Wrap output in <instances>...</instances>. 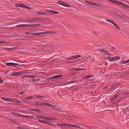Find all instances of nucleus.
I'll use <instances>...</instances> for the list:
<instances>
[{
	"label": "nucleus",
	"instance_id": "obj_1",
	"mask_svg": "<svg viewBox=\"0 0 129 129\" xmlns=\"http://www.w3.org/2000/svg\"><path fill=\"white\" fill-rule=\"evenodd\" d=\"M45 32H41L39 33H32L31 31L30 32H26L25 33V34L28 35H33L36 36H38L40 35H42L45 34Z\"/></svg>",
	"mask_w": 129,
	"mask_h": 129
},
{
	"label": "nucleus",
	"instance_id": "obj_2",
	"mask_svg": "<svg viewBox=\"0 0 129 129\" xmlns=\"http://www.w3.org/2000/svg\"><path fill=\"white\" fill-rule=\"evenodd\" d=\"M36 104L41 106H46L48 107H51V105L47 103L44 102H36Z\"/></svg>",
	"mask_w": 129,
	"mask_h": 129
},
{
	"label": "nucleus",
	"instance_id": "obj_3",
	"mask_svg": "<svg viewBox=\"0 0 129 129\" xmlns=\"http://www.w3.org/2000/svg\"><path fill=\"white\" fill-rule=\"evenodd\" d=\"M81 57V55H77L69 58H66V59L68 60H72Z\"/></svg>",
	"mask_w": 129,
	"mask_h": 129
},
{
	"label": "nucleus",
	"instance_id": "obj_4",
	"mask_svg": "<svg viewBox=\"0 0 129 129\" xmlns=\"http://www.w3.org/2000/svg\"><path fill=\"white\" fill-rule=\"evenodd\" d=\"M16 6L17 7H23L28 9H31V8L29 7H28V6H26V5L24 4L20 3L16 4Z\"/></svg>",
	"mask_w": 129,
	"mask_h": 129
},
{
	"label": "nucleus",
	"instance_id": "obj_5",
	"mask_svg": "<svg viewBox=\"0 0 129 129\" xmlns=\"http://www.w3.org/2000/svg\"><path fill=\"white\" fill-rule=\"evenodd\" d=\"M117 4L118 5L120 6H122L124 7H126L127 8H129V6L124 3L119 1H118Z\"/></svg>",
	"mask_w": 129,
	"mask_h": 129
},
{
	"label": "nucleus",
	"instance_id": "obj_6",
	"mask_svg": "<svg viewBox=\"0 0 129 129\" xmlns=\"http://www.w3.org/2000/svg\"><path fill=\"white\" fill-rule=\"evenodd\" d=\"M57 3L60 5L63 6L69 7H71V5H70L66 4L65 3L60 1H58L57 2Z\"/></svg>",
	"mask_w": 129,
	"mask_h": 129
},
{
	"label": "nucleus",
	"instance_id": "obj_7",
	"mask_svg": "<svg viewBox=\"0 0 129 129\" xmlns=\"http://www.w3.org/2000/svg\"><path fill=\"white\" fill-rule=\"evenodd\" d=\"M23 73V72L20 71L19 72H15V73H12L11 75L12 76H17L22 75Z\"/></svg>",
	"mask_w": 129,
	"mask_h": 129
},
{
	"label": "nucleus",
	"instance_id": "obj_8",
	"mask_svg": "<svg viewBox=\"0 0 129 129\" xmlns=\"http://www.w3.org/2000/svg\"><path fill=\"white\" fill-rule=\"evenodd\" d=\"M85 2L87 4L92 6H96L97 5V4L96 3H94L93 2H90L87 1H85Z\"/></svg>",
	"mask_w": 129,
	"mask_h": 129
},
{
	"label": "nucleus",
	"instance_id": "obj_9",
	"mask_svg": "<svg viewBox=\"0 0 129 129\" xmlns=\"http://www.w3.org/2000/svg\"><path fill=\"white\" fill-rule=\"evenodd\" d=\"M38 121L42 123L43 124H47L52 126H53L54 125L53 124L49 123L47 121H45L39 120H38Z\"/></svg>",
	"mask_w": 129,
	"mask_h": 129
},
{
	"label": "nucleus",
	"instance_id": "obj_10",
	"mask_svg": "<svg viewBox=\"0 0 129 129\" xmlns=\"http://www.w3.org/2000/svg\"><path fill=\"white\" fill-rule=\"evenodd\" d=\"M45 119L48 120L53 121L56 120L57 119L54 117L46 116Z\"/></svg>",
	"mask_w": 129,
	"mask_h": 129
},
{
	"label": "nucleus",
	"instance_id": "obj_11",
	"mask_svg": "<svg viewBox=\"0 0 129 129\" xmlns=\"http://www.w3.org/2000/svg\"><path fill=\"white\" fill-rule=\"evenodd\" d=\"M120 57L118 56L113 57L111 58V61H114L118 60L120 59Z\"/></svg>",
	"mask_w": 129,
	"mask_h": 129
},
{
	"label": "nucleus",
	"instance_id": "obj_12",
	"mask_svg": "<svg viewBox=\"0 0 129 129\" xmlns=\"http://www.w3.org/2000/svg\"><path fill=\"white\" fill-rule=\"evenodd\" d=\"M94 75L93 74L90 75H88L86 76H84L83 77V79H86L90 78L92 77Z\"/></svg>",
	"mask_w": 129,
	"mask_h": 129
},
{
	"label": "nucleus",
	"instance_id": "obj_13",
	"mask_svg": "<svg viewBox=\"0 0 129 129\" xmlns=\"http://www.w3.org/2000/svg\"><path fill=\"white\" fill-rule=\"evenodd\" d=\"M85 69H82L81 68H75L73 69V70L75 71H82V70H86Z\"/></svg>",
	"mask_w": 129,
	"mask_h": 129
},
{
	"label": "nucleus",
	"instance_id": "obj_14",
	"mask_svg": "<svg viewBox=\"0 0 129 129\" xmlns=\"http://www.w3.org/2000/svg\"><path fill=\"white\" fill-rule=\"evenodd\" d=\"M41 25V24H31V27H39Z\"/></svg>",
	"mask_w": 129,
	"mask_h": 129
},
{
	"label": "nucleus",
	"instance_id": "obj_15",
	"mask_svg": "<svg viewBox=\"0 0 129 129\" xmlns=\"http://www.w3.org/2000/svg\"><path fill=\"white\" fill-rule=\"evenodd\" d=\"M14 99L9 98H6V101L13 102Z\"/></svg>",
	"mask_w": 129,
	"mask_h": 129
},
{
	"label": "nucleus",
	"instance_id": "obj_16",
	"mask_svg": "<svg viewBox=\"0 0 129 129\" xmlns=\"http://www.w3.org/2000/svg\"><path fill=\"white\" fill-rule=\"evenodd\" d=\"M13 102L14 103H21V101L19 100L15 99H13Z\"/></svg>",
	"mask_w": 129,
	"mask_h": 129
},
{
	"label": "nucleus",
	"instance_id": "obj_17",
	"mask_svg": "<svg viewBox=\"0 0 129 129\" xmlns=\"http://www.w3.org/2000/svg\"><path fill=\"white\" fill-rule=\"evenodd\" d=\"M104 59L105 60H108L110 62L111 61V58L109 56H108L106 57H105Z\"/></svg>",
	"mask_w": 129,
	"mask_h": 129
},
{
	"label": "nucleus",
	"instance_id": "obj_18",
	"mask_svg": "<svg viewBox=\"0 0 129 129\" xmlns=\"http://www.w3.org/2000/svg\"><path fill=\"white\" fill-rule=\"evenodd\" d=\"M50 11V13H52V14H58L59 13V12L56 11H54V10H51V11Z\"/></svg>",
	"mask_w": 129,
	"mask_h": 129
},
{
	"label": "nucleus",
	"instance_id": "obj_19",
	"mask_svg": "<svg viewBox=\"0 0 129 129\" xmlns=\"http://www.w3.org/2000/svg\"><path fill=\"white\" fill-rule=\"evenodd\" d=\"M16 27H20L21 28H22L25 27V24H22L17 25Z\"/></svg>",
	"mask_w": 129,
	"mask_h": 129
},
{
	"label": "nucleus",
	"instance_id": "obj_20",
	"mask_svg": "<svg viewBox=\"0 0 129 129\" xmlns=\"http://www.w3.org/2000/svg\"><path fill=\"white\" fill-rule=\"evenodd\" d=\"M113 24V25L118 29H120V27L118 25L116 24L114 22Z\"/></svg>",
	"mask_w": 129,
	"mask_h": 129
},
{
	"label": "nucleus",
	"instance_id": "obj_21",
	"mask_svg": "<svg viewBox=\"0 0 129 129\" xmlns=\"http://www.w3.org/2000/svg\"><path fill=\"white\" fill-rule=\"evenodd\" d=\"M109 1L112 3H113L116 4H117V1H116L115 0H109Z\"/></svg>",
	"mask_w": 129,
	"mask_h": 129
},
{
	"label": "nucleus",
	"instance_id": "obj_22",
	"mask_svg": "<svg viewBox=\"0 0 129 129\" xmlns=\"http://www.w3.org/2000/svg\"><path fill=\"white\" fill-rule=\"evenodd\" d=\"M46 12L42 11H39L37 12V14L40 15H44L45 14Z\"/></svg>",
	"mask_w": 129,
	"mask_h": 129
},
{
	"label": "nucleus",
	"instance_id": "obj_23",
	"mask_svg": "<svg viewBox=\"0 0 129 129\" xmlns=\"http://www.w3.org/2000/svg\"><path fill=\"white\" fill-rule=\"evenodd\" d=\"M31 75H24L23 76L21 77V78H30Z\"/></svg>",
	"mask_w": 129,
	"mask_h": 129
},
{
	"label": "nucleus",
	"instance_id": "obj_24",
	"mask_svg": "<svg viewBox=\"0 0 129 129\" xmlns=\"http://www.w3.org/2000/svg\"><path fill=\"white\" fill-rule=\"evenodd\" d=\"M56 125L59 126L63 127L64 126L65 123H57Z\"/></svg>",
	"mask_w": 129,
	"mask_h": 129
},
{
	"label": "nucleus",
	"instance_id": "obj_25",
	"mask_svg": "<svg viewBox=\"0 0 129 129\" xmlns=\"http://www.w3.org/2000/svg\"><path fill=\"white\" fill-rule=\"evenodd\" d=\"M104 53L107 55H111V54L109 52L105 50L104 52Z\"/></svg>",
	"mask_w": 129,
	"mask_h": 129
},
{
	"label": "nucleus",
	"instance_id": "obj_26",
	"mask_svg": "<svg viewBox=\"0 0 129 129\" xmlns=\"http://www.w3.org/2000/svg\"><path fill=\"white\" fill-rule=\"evenodd\" d=\"M38 18H33L31 19H30L29 21H35L36 20H38Z\"/></svg>",
	"mask_w": 129,
	"mask_h": 129
},
{
	"label": "nucleus",
	"instance_id": "obj_27",
	"mask_svg": "<svg viewBox=\"0 0 129 129\" xmlns=\"http://www.w3.org/2000/svg\"><path fill=\"white\" fill-rule=\"evenodd\" d=\"M38 117L39 118H41L42 119H45L46 116H44L43 115H39L38 116Z\"/></svg>",
	"mask_w": 129,
	"mask_h": 129
},
{
	"label": "nucleus",
	"instance_id": "obj_28",
	"mask_svg": "<svg viewBox=\"0 0 129 129\" xmlns=\"http://www.w3.org/2000/svg\"><path fill=\"white\" fill-rule=\"evenodd\" d=\"M75 81H68L66 83V84H72L73 82H75Z\"/></svg>",
	"mask_w": 129,
	"mask_h": 129
},
{
	"label": "nucleus",
	"instance_id": "obj_29",
	"mask_svg": "<svg viewBox=\"0 0 129 129\" xmlns=\"http://www.w3.org/2000/svg\"><path fill=\"white\" fill-rule=\"evenodd\" d=\"M106 21L107 22H109L112 24L114 22L111 20L109 19H107L106 20Z\"/></svg>",
	"mask_w": 129,
	"mask_h": 129
},
{
	"label": "nucleus",
	"instance_id": "obj_30",
	"mask_svg": "<svg viewBox=\"0 0 129 129\" xmlns=\"http://www.w3.org/2000/svg\"><path fill=\"white\" fill-rule=\"evenodd\" d=\"M55 77L56 78H58L62 77L63 76V75H56Z\"/></svg>",
	"mask_w": 129,
	"mask_h": 129
},
{
	"label": "nucleus",
	"instance_id": "obj_31",
	"mask_svg": "<svg viewBox=\"0 0 129 129\" xmlns=\"http://www.w3.org/2000/svg\"><path fill=\"white\" fill-rule=\"evenodd\" d=\"M25 27H31V24H25Z\"/></svg>",
	"mask_w": 129,
	"mask_h": 129
},
{
	"label": "nucleus",
	"instance_id": "obj_32",
	"mask_svg": "<svg viewBox=\"0 0 129 129\" xmlns=\"http://www.w3.org/2000/svg\"><path fill=\"white\" fill-rule=\"evenodd\" d=\"M33 97L32 96H29L26 97L25 98V99L26 100L30 99L32 98H33Z\"/></svg>",
	"mask_w": 129,
	"mask_h": 129
},
{
	"label": "nucleus",
	"instance_id": "obj_33",
	"mask_svg": "<svg viewBox=\"0 0 129 129\" xmlns=\"http://www.w3.org/2000/svg\"><path fill=\"white\" fill-rule=\"evenodd\" d=\"M42 97L45 98V96L44 95L41 96L40 95H39L37 96H36V98H42Z\"/></svg>",
	"mask_w": 129,
	"mask_h": 129
},
{
	"label": "nucleus",
	"instance_id": "obj_34",
	"mask_svg": "<svg viewBox=\"0 0 129 129\" xmlns=\"http://www.w3.org/2000/svg\"><path fill=\"white\" fill-rule=\"evenodd\" d=\"M2 44H7L8 42L6 41H2Z\"/></svg>",
	"mask_w": 129,
	"mask_h": 129
},
{
	"label": "nucleus",
	"instance_id": "obj_35",
	"mask_svg": "<svg viewBox=\"0 0 129 129\" xmlns=\"http://www.w3.org/2000/svg\"><path fill=\"white\" fill-rule=\"evenodd\" d=\"M24 118H30L31 116L28 115H22Z\"/></svg>",
	"mask_w": 129,
	"mask_h": 129
},
{
	"label": "nucleus",
	"instance_id": "obj_36",
	"mask_svg": "<svg viewBox=\"0 0 129 129\" xmlns=\"http://www.w3.org/2000/svg\"><path fill=\"white\" fill-rule=\"evenodd\" d=\"M12 62H9L6 63V64L9 66H12Z\"/></svg>",
	"mask_w": 129,
	"mask_h": 129
},
{
	"label": "nucleus",
	"instance_id": "obj_37",
	"mask_svg": "<svg viewBox=\"0 0 129 129\" xmlns=\"http://www.w3.org/2000/svg\"><path fill=\"white\" fill-rule=\"evenodd\" d=\"M64 126H65L67 127H70L69 124L65 123Z\"/></svg>",
	"mask_w": 129,
	"mask_h": 129
},
{
	"label": "nucleus",
	"instance_id": "obj_38",
	"mask_svg": "<svg viewBox=\"0 0 129 129\" xmlns=\"http://www.w3.org/2000/svg\"><path fill=\"white\" fill-rule=\"evenodd\" d=\"M74 127H76V128H80L81 127H80V126H79L74 124Z\"/></svg>",
	"mask_w": 129,
	"mask_h": 129
},
{
	"label": "nucleus",
	"instance_id": "obj_39",
	"mask_svg": "<svg viewBox=\"0 0 129 129\" xmlns=\"http://www.w3.org/2000/svg\"><path fill=\"white\" fill-rule=\"evenodd\" d=\"M9 48H2V50H9Z\"/></svg>",
	"mask_w": 129,
	"mask_h": 129
},
{
	"label": "nucleus",
	"instance_id": "obj_40",
	"mask_svg": "<svg viewBox=\"0 0 129 129\" xmlns=\"http://www.w3.org/2000/svg\"><path fill=\"white\" fill-rule=\"evenodd\" d=\"M105 50L103 49H101L100 50V51L102 53H104L105 52Z\"/></svg>",
	"mask_w": 129,
	"mask_h": 129
},
{
	"label": "nucleus",
	"instance_id": "obj_41",
	"mask_svg": "<svg viewBox=\"0 0 129 129\" xmlns=\"http://www.w3.org/2000/svg\"><path fill=\"white\" fill-rule=\"evenodd\" d=\"M55 76V75L54 76H52L49 78L51 79H55L56 78Z\"/></svg>",
	"mask_w": 129,
	"mask_h": 129
},
{
	"label": "nucleus",
	"instance_id": "obj_42",
	"mask_svg": "<svg viewBox=\"0 0 129 129\" xmlns=\"http://www.w3.org/2000/svg\"><path fill=\"white\" fill-rule=\"evenodd\" d=\"M30 78H34L37 76V75H31Z\"/></svg>",
	"mask_w": 129,
	"mask_h": 129
},
{
	"label": "nucleus",
	"instance_id": "obj_43",
	"mask_svg": "<svg viewBox=\"0 0 129 129\" xmlns=\"http://www.w3.org/2000/svg\"><path fill=\"white\" fill-rule=\"evenodd\" d=\"M3 82V80L1 77H0V84Z\"/></svg>",
	"mask_w": 129,
	"mask_h": 129
},
{
	"label": "nucleus",
	"instance_id": "obj_44",
	"mask_svg": "<svg viewBox=\"0 0 129 129\" xmlns=\"http://www.w3.org/2000/svg\"><path fill=\"white\" fill-rule=\"evenodd\" d=\"M122 63L123 64H125L127 63V61L126 60L123 61L122 62Z\"/></svg>",
	"mask_w": 129,
	"mask_h": 129
},
{
	"label": "nucleus",
	"instance_id": "obj_45",
	"mask_svg": "<svg viewBox=\"0 0 129 129\" xmlns=\"http://www.w3.org/2000/svg\"><path fill=\"white\" fill-rule=\"evenodd\" d=\"M12 66H17L19 64V63H12Z\"/></svg>",
	"mask_w": 129,
	"mask_h": 129
},
{
	"label": "nucleus",
	"instance_id": "obj_46",
	"mask_svg": "<svg viewBox=\"0 0 129 129\" xmlns=\"http://www.w3.org/2000/svg\"><path fill=\"white\" fill-rule=\"evenodd\" d=\"M74 125L72 124H69V126H70V127H74Z\"/></svg>",
	"mask_w": 129,
	"mask_h": 129
},
{
	"label": "nucleus",
	"instance_id": "obj_47",
	"mask_svg": "<svg viewBox=\"0 0 129 129\" xmlns=\"http://www.w3.org/2000/svg\"><path fill=\"white\" fill-rule=\"evenodd\" d=\"M1 99L3 100H4V101H6V98L3 97L1 98Z\"/></svg>",
	"mask_w": 129,
	"mask_h": 129
},
{
	"label": "nucleus",
	"instance_id": "obj_48",
	"mask_svg": "<svg viewBox=\"0 0 129 129\" xmlns=\"http://www.w3.org/2000/svg\"><path fill=\"white\" fill-rule=\"evenodd\" d=\"M119 95L116 94V95H114L113 97V98L115 99H116Z\"/></svg>",
	"mask_w": 129,
	"mask_h": 129
},
{
	"label": "nucleus",
	"instance_id": "obj_49",
	"mask_svg": "<svg viewBox=\"0 0 129 129\" xmlns=\"http://www.w3.org/2000/svg\"><path fill=\"white\" fill-rule=\"evenodd\" d=\"M24 91H22L21 92H19V95H21V94H23L24 93Z\"/></svg>",
	"mask_w": 129,
	"mask_h": 129
},
{
	"label": "nucleus",
	"instance_id": "obj_50",
	"mask_svg": "<svg viewBox=\"0 0 129 129\" xmlns=\"http://www.w3.org/2000/svg\"><path fill=\"white\" fill-rule=\"evenodd\" d=\"M29 110L31 111H36V109H30Z\"/></svg>",
	"mask_w": 129,
	"mask_h": 129
},
{
	"label": "nucleus",
	"instance_id": "obj_51",
	"mask_svg": "<svg viewBox=\"0 0 129 129\" xmlns=\"http://www.w3.org/2000/svg\"><path fill=\"white\" fill-rule=\"evenodd\" d=\"M9 48L10 49H9V50H13L15 49L14 48Z\"/></svg>",
	"mask_w": 129,
	"mask_h": 129
},
{
	"label": "nucleus",
	"instance_id": "obj_52",
	"mask_svg": "<svg viewBox=\"0 0 129 129\" xmlns=\"http://www.w3.org/2000/svg\"><path fill=\"white\" fill-rule=\"evenodd\" d=\"M126 20L127 22H128V23L129 22V18H127V19H126Z\"/></svg>",
	"mask_w": 129,
	"mask_h": 129
},
{
	"label": "nucleus",
	"instance_id": "obj_53",
	"mask_svg": "<svg viewBox=\"0 0 129 129\" xmlns=\"http://www.w3.org/2000/svg\"><path fill=\"white\" fill-rule=\"evenodd\" d=\"M51 10H46V11H47L49 12L50 13V11H51Z\"/></svg>",
	"mask_w": 129,
	"mask_h": 129
},
{
	"label": "nucleus",
	"instance_id": "obj_54",
	"mask_svg": "<svg viewBox=\"0 0 129 129\" xmlns=\"http://www.w3.org/2000/svg\"><path fill=\"white\" fill-rule=\"evenodd\" d=\"M114 49V48L113 47H112L111 48V49L112 50H113Z\"/></svg>",
	"mask_w": 129,
	"mask_h": 129
},
{
	"label": "nucleus",
	"instance_id": "obj_55",
	"mask_svg": "<svg viewBox=\"0 0 129 129\" xmlns=\"http://www.w3.org/2000/svg\"><path fill=\"white\" fill-rule=\"evenodd\" d=\"M2 44V41H0V44Z\"/></svg>",
	"mask_w": 129,
	"mask_h": 129
},
{
	"label": "nucleus",
	"instance_id": "obj_56",
	"mask_svg": "<svg viewBox=\"0 0 129 129\" xmlns=\"http://www.w3.org/2000/svg\"><path fill=\"white\" fill-rule=\"evenodd\" d=\"M126 60V61H127V63L128 62H129V59L128 60Z\"/></svg>",
	"mask_w": 129,
	"mask_h": 129
},
{
	"label": "nucleus",
	"instance_id": "obj_57",
	"mask_svg": "<svg viewBox=\"0 0 129 129\" xmlns=\"http://www.w3.org/2000/svg\"><path fill=\"white\" fill-rule=\"evenodd\" d=\"M105 35H106V36H107V34H106Z\"/></svg>",
	"mask_w": 129,
	"mask_h": 129
},
{
	"label": "nucleus",
	"instance_id": "obj_58",
	"mask_svg": "<svg viewBox=\"0 0 129 129\" xmlns=\"http://www.w3.org/2000/svg\"><path fill=\"white\" fill-rule=\"evenodd\" d=\"M80 124V125H82L81 124Z\"/></svg>",
	"mask_w": 129,
	"mask_h": 129
},
{
	"label": "nucleus",
	"instance_id": "obj_59",
	"mask_svg": "<svg viewBox=\"0 0 129 129\" xmlns=\"http://www.w3.org/2000/svg\"><path fill=\"white\" fill-rule=\"evenodd\" d=\"M81 129H83V128H81Z\"/></svg>",
	"mask_w": 129,
	"mask_h": 129
}]
</instances>
